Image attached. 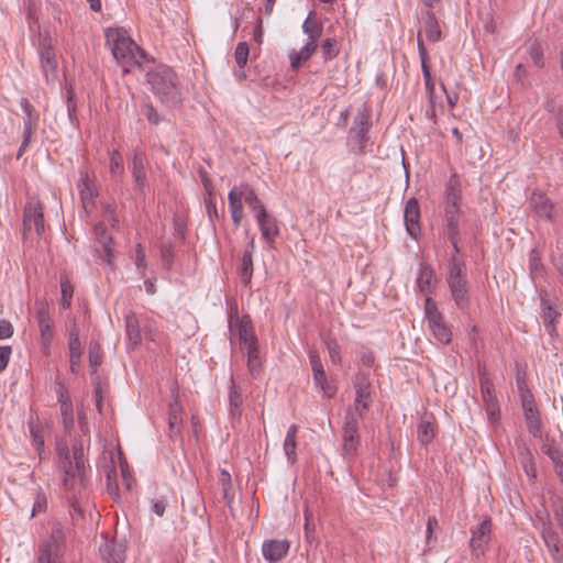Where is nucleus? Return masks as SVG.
I'll return each instance as SVG.
<instances>
[{"label":"nucleus","instance_id":"obj_56","mask_svg":"<svg viewBox=\"0 0 563 563\" xmlns=\"http://www.w3.org/2000/svg\"><path fill=\"white\" fill-rule=\"evenodd\" d=\"M552 511L558 526L563 530V498L558 497L553 501Z\"/></svg>","mask_w":563,"mask_h":563},{"label":"nucleus","instance_id":"obj_64","mask_svg":"<svg viewBox=\"0 0 563 563\" xmlns=\"http://www.w3.org/2000/svg\"><path fill=\"white\" fill-rule=\"evenodd\" d=\"M144 108H145V115L151 123L158 124L162 122L163 118L159 115V113L156 111V109L152 104L145 103Z\"/></svg>","mask_w":563,"mask_h":563},{"label":"nucleus","instance_id":"obj_31","mask_svg":"<svg viewBox=\"0 0 563 563\" xmlns=\"http://www.w3.org/2000/svg\"><path fill=\"white\" fill-rule=\"evenodd\" d=\"M95 233L98 236L99 243L102 245L104 252V260L109 265H112V238L108 234L107 228L103 224H97L95 227Z\"/></svg>","mask_w":563,"mask_h":563},{"label":"nucleus","instance_id":"obj_26","mask_svg":"<svg viewBox=\"0 0 563 563\" xmlns=\"http://www.w3.org/2000/svg\"><path fill=\"white\" fill-rule=\"evenodd\" d=\"M181 423H183V407L179 404L178 399H175L173 402L169 404V409H168V430H169L170 439H174L180 434Z\"/></svg>","mask_w":563,"mask_h":563},{"label":"nucleus","instance_id":"obj_61","mask_svg":"<svg viewBox=\"0 0 563 563\" xmlns=\"http://www.w3.org/2000/svg\"><path fill=\"white\" fill-rule=\"evenodd\" d=\"M421 70L423 75L426 90L429 93V96L432 97L434 93V82L431 76L430 66H422Z\"/></svg>","mask_w":563,"mask_h":563},{"label":"nucleus","instance_id":"obj_23","mask_svg":"<svg viewBox=\"0 0 563 563\" xmlns=\"http://www.w3.org/2000/svg\"><path fill=\"white\" fill-rule=\"evenodd\" d=\"M100 554L108 563H122L125 559V545L115 540L106 541L100 547Z\"/></svg>","mask_w":563,"mask_h":563},{"label":"nucleus","instance_id":"obj_52","mask_svg":"<svg viewBox=\"0 0 563 563\" xmlns=\"http://www.w3.org/2000/svg\"><path fill=\"white\" fill-rule=\"evenodd\" d=\"M60 415L65 431L69 432L74 427V409L73 405L60 407Z\"/></svg>","mask_w":563,"mask_h":563},{"label":"nucleus","instance_id":"obj_45","mask_svg":"<svg viewBox=\"0 0 563 563\" xmlns=\"http://www.w3.org/2000/svg\"><path fill=\"white\" fill-rule=\"evenodd\" d=\"M30 433L33 439V443L36 448L40 459L42 460L44 453V438L41 434V430L37 424L31 419L29 421Z\"/></svg>","mask_w":563,"mask_h":563},{"label":"nucleus","instance_id":"obj_34","mask_svg":"<svg viewBox=\"0 0 563 563\" xmlns=\"http://www.w3.org/2000/svg\"><path fill=\"white\" fill-rule=\"evenodd\" d=\"M424 32L427 38L431 42H438L441 38V29L438 19L430 10L426 12Z\"/></svg>","mask_w":563,"mask_h":563},{"label":"nucleus","instance_id":"obj_46","mask_svg":"<svg viewBox=\"0 0 563 563\" xmlns=\"http://www.w3.org/2000/svg\"><path fill=\"white\" fill-rule=\"evenodd\" d=\"M60 291H62L60 303L64 309H68L71 305L74 288L66 276L60 278Z\"/></svg>","mask_w":563,"mask_h":563},{"label":"nucleus","instance_id":"obj_13","mask_svg":"<svg viewBox=\"0 0 563 563\" xmlns=\"http://www.w3.org/2000/svg\"><path fill=\"white\" fill-rule=\"evenodd\" d=\"M404 220L407 233L415 240L421 235L420 207L416 198L407 200L404 210Z\"/></svg>","mask_w":563,"mask_h":563},{"label":"nucleus","instance_id":"obj_1","mask_svg":"<svg viewBox=\"0 0 563 563\" xmlns=\"http://www.w3.org/2000/svg\"><path fill=\"white\" fill-rule=\"evenodd\" d=\"M63 472L62 486L67 499L71 503L75 511L81 512L78 505V497H81L88 486L86 470V453L82 443L73 444V460L65 461L59 465Z\"/></svg>","mask_w":563,"mask_h":563},{"label":"nucleus","instance_id":"obj_19","mask_svg":"<svg viewBox=\"0 0 563 563\" xmlns=\"http://www.w3.org/2000/svg\"><path fill=\"white\" fill-rule=\"evenodd\" d=\"M41 65L47 82H54L57 77V62L53 47L44 41L40 52Z\"/></svg>","mask_w":563,"mask_h":563},{"label":"nucleus","instance_id":"obj_3","mask_svg":"<svg viewBox=\"0 0 563 563\" xmlns=\"http://www.w3.org/2000/svg\"><path fill=\"white\" fill-rule=\"evenodd\" d=\"M147 82L153 92L163 103L176 106L181 102L178 77L167 66H158L146 74Z\"/></svg>","mask_w":563,"mask_h":563},{"label":"nucleus","instance_id":"obj_60","mask_svg":"<svg viewBox=\"0 0 563 563\" xmlns=\"http://www.w3.org/2000/svg\"><path fill=\"white\" fill-rule=\"evenodd\" d=\"M479 387H481L482 395L495 391L494 383L486 375L485 371L479 373Z\"/></svg>","mask_w":563,"mask_h":563},{"label":"nucleus","instance_id":"obj_44","mask_svg":"<svg viewBox=\"0 0 563 563\" xmlns=\"http://www.w3.org/2000/svg\"><path fill=\"white\" fill-rule=\"evenodd\" d=\"M247 356V366L250 374L253 377H257L261 372V361L258 356V347L243 351Z\"/></svg>","mask_w":563,"mask_h":563},{"label":"nucleus","instance_id":"obj_30","mask_svg":"<svg viewBox=\"0 0 563 563\" xmlns=\"http://www.w3.org/2000/svg\"><path fill=\"white\" fill-rule=\"evenodd\" d=\"M238 329L242 351L258 347L257 339L255 338L253 329L247 320H241L238 324Z\"/></svg>","mask_w":563,"mask_h":563},{"label":"nucleus","instance_id":"obj_28","mask_svg":"<svg viewBox=\"0 0 563 563\" xmlns=\"http://www.w3.org/2000/svg\"><path fill=\"white\" fill-rule=\"evenodd\" d=\"M434 277L435 273L432 266L427 262H421L417 277V285L419 290L428 296L431 292Z\"/></svg>","mask_w":563,"mask_h":563},{"label":"nucleus","instance_id":"obj_53","mask_svg":"<svg viewBox=\"0 0 563 563\" xmlns=\"http://www.w3.org/2000/svg\"><path fill=\"white\" fill-rule=\"evenodd\" d=\"M47 508V498L43 493H38L34 500L31 518L35 517L37 514L45 512Z\"/></svg>","mask_w":563,"mask_h":563},{"label":"nucleus","instance_id":"obj_14","mask_svg":"<svg viewBox=\"0 0 563 563\" xmlns=\"http://www.w3.org/2000/svg\"><path fill=\"white\" fill-rule=\"evenodd\" d=\"M254 217L260 228L262 239L268 245H272L275 239L279 235V227L277 219L273 214H271L266 209L262 210Z\"/></svg>","mask_w":563,"mask_h":563},{"label":"nucleus","instance_id":"obj_41","mask_svg":"<svg viewBox=\"0 0 563 563\" xmlns=\"http://www.w3.org/2000/svg\"><path fill=\"white\" fill-rule=\"evenodd\" d=\"M102 363V351L98 342L89 343V367L91 374H96L98 366Z\"/></svg>","mask_w":563,"mask_h":563},{"label":"nucleus","instance_id":"obj_51","mask_svg":"<svg viewBox=\"0 0 563 563\" xmlns=\"http://www.w3.org/2000/svg\"><path fill=\"white\" fill-rule=\"evenodd\" d=\"M220 482L222 485L223 497L228 505L231 504L232 497L230 496V490L232 488L231 475L225 470H222L220 473Z\"/></svg>","mask_w":563,"mask_h":563},{"label":"nucleus","instance_id":"obj_29","mask_svg":"<svg viewBox=\"0 0 563 563\" xmlns=\"http://www.w3.org/2000/svg\"><path fill=\"white\" fill-rule=\"evenodd\" d=\"M542 319L548 333L551 336L556 335L555 320L560 317L556 311L545 298H541Z\"/></svg>","mask_w":563,"mask_h":563},{"label":"nucleus","instance_id":"obj_7","mask_svg":"<svg viewBox=\"0 0 563 563\" xmlns=\"http://www.w3.org/2000/svg\"><path fill=\"white\" fill-rule=\"evenodd\" d=\"M77 189L84 210L87 213L92 212L96 208V199L99 196V185L93 170L88 167L80 169Z\"/></svg>","mask_w":563,"mask_h":563},{"label":"nucleus","instance_id":"obj_43","mask_svg":"<svg viewBox=\"0 0 563 563\" xmlns=\"http://www.w3.org/2000/svg\"><path fill=\"white\" fill-rule=\"evenodd\" d=\"M312 12L309 13L307 19L305 20L302 24L303 32L308 35L309 41L312 43H317V40L319 38L321 34V30L317 23V21L311 19Z\"/></svg>","mask_w":563,"mask_h":563},{"label":"nucleus","instance_id":"obj_25","mask_svg":"<svg viewBox=\"0 0 563 563\" xmlns=\"http://www.w3.org/2000/svg\"><path fill=\"white\" fill-rule=\"evenodd\" d=\"M68 347H69L70 372L74 374H77L80 368L81 344L79 341V332L76 327H74L70 330Z\"/></svg>","mask_w":563,"mask_h":563},{"label":"nucleus","instance_id":"obj_22","mask_svg":"<svg viewBox=\"0 0 563 563\" xmlns=\"http://www.w3.org/2000/svg\"><path fill=\"white\" fill-rule=\"evenodd\" d=\"M255 250L254 239L251 238L247 250L243 253L239 266V275L243 286L247 287L251 284L253 276V252Z\"/></svg>","mask_w":563,"mask_h":563},{"label":"nucleus","instance_id":"obj_49","mask_svg":"<svg viewBox=\"0 0 563 563\" xmlns=\"http://www.w3.org/2000/svg\"><path fill=\"white\" fill-rule=\"evenodd\" d=\"M37 325L41 331V338H42V342H43L44 346L45 347L49 346L53 335H54L53 321L48 320V321L40 322V323H37Z\"/></svg>","mask_w":563,"mask_h":563},{"label":"nucleus","instance_id":"obj_36","mask_svg":"<svg viewBox=\"0 0 563 563\" xmlns=\"http://www.w3.org/2000/svg\"><path fill=\"white\" fill-rule=\"evenodd\" d=\"M316 48L317 43L307 42L299 52H291L289 55L291 67L295 69L298 68L302 62H306L310 58Z\"/></svg>","mask_w":563,"mask_h":563},{"label":"nucleus","instance_id":"obj_2","mask_svg":"<svg viewBox=\"0 0 563 563\" xmlns=\"http://www.w3.org/2000/svg\"><path fill=\"white\" fill-rule=\"evenodd\" d=\"M107 45L110 47L114 59L130 71L132 67H140L145 53L134 43L126 30L122 27H109L104 32Z\"/></svg>","mask_w":563,"mask_h":563},{"label":"nucleus","instance_id":"obj_27","mask_svg":"<svg viewBox=\"0 0 563 563\" xmlns=\"http://www.w3.org/2000/svg\"><path fill=\"white\" fill-rule=\"evenodd\" d=\"M132 176L135 181V186L140 191H143L146 187V173H145V156L143 153H134L132 161Z\"/></svg>","mask_w":563,"mask_h":563},{"label":"nucleus","instance_id":"obj_35","mask_svg":"<svg viewBox=\"0 0 563 563\" xmlns=\"http://www.w3.org/2000/svg\"><path fill=\"white\" fill-rule=\"evenodd\" d=\"M518 455L520 457V462L525 473L531 477L536 478L537 468L534 466L533 456L529 448L525 444L518 446Z\"/></svg>","mask_w":563,"mask_h":563},{"label":"nucleus","instance_id":"obj_33","mask_svg":"<svg viewBox=\"0 0 563 563\" xmlns=\"http://www.w3.org/2000/svg\"><path fill=\"white\" fill-rule=\"evenodd\" d=\"M242 394L241 390L236 387L233 377H231V387H230V395H229V408H230V415L233 418H240L242 413Z\"/></svg>","mask_w":563,"mask_h":563},{"label":"nucleus","instance_id":"obj_20","mask_svg":"<svg viewBox=\"0 0 563 563\" xmlns=\"http://www.w3.org/2000/svg\"><path fill=\"white\" fill-rule=\"evenodd\" d=\"M309 360L313 372V379L316 385L322 389L327 397H332L335 394V389L332 385L327 383L325 373L323 371V365L321 363L319 354L316 351H310Z\"/></svg>","mask_w":563,"mask_h":563},{"label":"nucleus","instance_id":"obj_17","mask_svg":"<svg viewBox=\"0 0 563 563\" xmlns=\"http://www.w3.org/2000/svg\"><path fill=\"white\" fill-rule=\"evenodd\" d=\"M355 387V398H354V410L358 412L360 416L366 411L372 402V391H371V383L365 377H357Z\"/></svg>","mask_w":563,"mask_h":563},{"label":"nucleus","instance_id":"obj_11","mask_svg":"<svg viewBox=\"0 0 563 563\" xmlns=\"http://www.w3.org/2000/svg\"><path fill=\"white\" fill-rule=\"evenodd\" d=\"M541 538L555 563H563V544L558 531L549 520L540 519Z\"/></svg>","mask_w":563,"mask_h":563},{"label":"nucleus","instance_id":"obj_12","mask_svg":"<svg viewBox=\"0 0 563 563\" xmlns=\"http://www.w3.org/2000/svg\"><path fill=\"white\" fill-rule=\"evenodd\" d=\"M445 279L456 307L462 310L468 309L471 305V296L466 276Z\"/></svg>","mask_w":563,"mask_h":563},{"label":"nucleus","instance_id":"obj_38","mask_svg":"<svg viewBox=\"0 0 563 563\" xmlns=\"http://www.w3.org/2000/svg\"><path fill=\"white\" fill-rule=\"evenodd\" d=\"M516 385L521 402L534 399V396L527 384L526 372L522 368H520L519 364H517Z\"/></svg>","mask_w":563,"mask_h":563},{"label":"nucleus","instance_id":"obj_9","mask_svg":"<svg viewBox=\"0 0 563 563\" xmlns=\"http://www.w3.org/2000/svg\"><path fill=\"white\" fill-rule=\"evenodd\" d=\"M35 230L37 235H42L45 230L43 206L38 200H30L23 210V233Z\"/></svg>","mask_w":563,"mask_h":563},{"label":"nucleus","instance_id":"obj_16","mask_svg":"<svg viewBox=\"0 0 563 563\" xmlns=\"http://www.w3.org/2000/svg\"><path fill=\"white\" fill-rule=\"evenodd\" d=\"M357 121L360 125V129L356 133V137L360 144L358 153L365 154L366 152H372V147L368 148L369 137L367 136V133L372 128V113L371 110L366 108V106H364L363 109L358 111ZM369 146H372V144H369Z\"/></svg>","mask_w":563,"mask_h":563},{"label":"nucleus","instance_id":"obj_32","mask_svg":"<svg viewBox=\"0 0 563 563\" xmlns=\"http://www.w3.org/2000/svg\"><path fill=\"white\" fill-rule=\"evenodd\" d=\"M125 331L129 341L133 345H137L141 343V331H140V323L136 314L132 311H130L125 316Z\"/></svg>","mask_w":563,"mask_h":563},{"label":"nucleus","instance_id":"obj_47","mask_svg":"<svg viewBox=\"0 0 563 563\" xmlns=\"http://www.w3.org/2000/svg\"><path fill=\"white\" fill-rule=\"evenodd\" d=\"M461 202V194L456 186V181L452 178L446 184L445 188V203L460 205Z\"/></svg>","mask_w":563,"mask_h":563},{"label":"nucleus","instance_id":"obj_50","mask_svg":"<svg viewBox=\"0 0 563 563\" xmlns=\"http://www.w3.org/2000/svg\"><path fill=\"white\" fill-rule=\"evenodd\" d=\"M161 260L163 264L170 268L174 262V246L172 243H162L159 247Z\"/></svg>","mask_w":563,"mask_h":563},{"label":"nucleus","instance_id":"obj_48","mask_svg":"<svg viewBox=\"0 0 563 563\" xmlns=\"http://www.w3.org/2000/svg\"><path fill=\"white\" fill-rule=\"evenodd\" d=\"M250 47L246 42H240L234 51L235 63L240 68H243L249 58Z\"/></svg>","mask_w":563,"mask_h":563},{"label":"nucleus","instance_id":"obj_37","mask_svg":"<svg viewBox=\"0 0 563 563\" xmlns=\"http://www.w3.org/2000/svg\"><path fill=\"white\" fill-rule=\"evenodd\" d=\"M482 398H483L489 421L497 422L500 418V409H499V402L495 395V391L488 393V394H483Z\"/></svg>","mask_w":563,"mask_h":563},{"label":"nucleus","instance_id":"obj_63","mask_svg":"<svg viewBox=\"0 0 563 563\" xmlns=\"http://www.w3.org/2000/svg\"><path fill=\"white\" fill-rule=\"evenodd\" d=\"M120 468H121V474H122V478L125 484V487H126V489L130 490L133 486L134 479L131 476V473H130V470H129V466H128V463L125 460L120 461Z\"/></svg>","mask_w":563,"mask_h":563},{"label":"nucleus","instance_id":"obj_24","mask_svg":"<svg viewBox=\"0 0 563 563\" xmlns=\"http://www.w3.org/2000/svg\"><path fill=\"white\" fill-rule=\"evenodd\" d=\"M530 206L537 216L548 220L552 218L553 203L545 194L534 190L530 197Z\"/></svg>","mask_w":563,"mask_h":563},{"label":"nucleus","instance_id":"obj_39","mask_svg":"<svg viewBox=\"0 0 563 563\" xmlns=\"http://www.w3.org/2000/svg\"><path fill=\"white\" fill-rule=\"evenodd\" d=\"M541 450L552 461V463L563 460V451L553 438L547 437L541 445Z\"/></svg>","mask_w":563,"mask_h":563},{"label":"nucleus","instance_id":"obj_59","mask_svg":"<svg viewBox=\"0 0 563 563\" xmlns=\"http://www.w3.org/2000/svg\"><path fill=\"white\" fill-rule=\"evenodd\" d=\"M445 221L448 239L453 240L454 236H460L459 218H445Z\"/></svg>","mask_w":563,"mask_h":563},{"label":"nucleus","instance_id":"obj_55","mask_svg":"<svg viewBox=\"0 0 563 563\" xmlns=\"http://www.w3.org/2000/svg\"><path fill=\"white\" fill-rule=\"evenodd\" d=\"M296 438L286 437L284 441V451L285 454L290 462H295L296 460Z\"/></svg>","mask_w":563,"mask_h":563},{"label":"nucleus","instance_id":"obj_57","mask_svg":"<svg viewBox=\"0 0 563 563\" xmlns=\"http://www.w3.org/2000/svg\"><path fill=\"white\" fill-rule=\"evenodd\" d=\"M57 400L60 407L73 405L69 393L63 383H58L56 387Z\"/></svg>","mask_w":563,"mask_h":563},{"label":"nucleus","instance_id":"obj_42","mask_svg":"<svg viewBox=\"0 0 563 563\" xmlns=\"http://www.w3.org/2000/svg\"><path fill=\"white\" fill-rule=\"evenodd\" d=\"M465 262L463 258L452 255L449 263L446 278L464 277Z\"/></svg>","mask_w":563,"mask_h":563},{"label":"nucleus","instance_id":"obj_5","mask_svg":"<svg viewBox=\"0 0 563 563\" xmlns=\"http://www.w3.org/2000/svg\"><path fill=\"white\" fill-rule=\"evenodd\" d=\"M66 542V529L55 522L51 536L38 545L36 563H62L63 550Z\"/></svg>","mask_w":563,"mask_h":563},{"label":"nucleus","instance_id":"obj_40","mask_svg":"<svg viewBox=\"0 0 563 563\" xmlns=\"http://www.w3.org/2000/svg\"><path fill=\"white\" fill-rule=\"evenodd\" d=\"M109 170L113 178H119L124 173L123 157L118 150L110 153Z\"/></svg>","mask_w":563,"mask_h":563},{"label":"nucleus","instance_id":"obj_58","mask_svg":"<svg viewBox=\"0 0 563 563\" xmlns=\"http://www.w3.org/2000/svg\"><path fill=\"white\" fill-rule=\"evenodd\" d=\"M56 452L58 455L59 465L64 464L66 459L73 460V450L68 449V445L65 442H58L56 445Z\"/></svg>","mask_w":563,"mask_h":563},{"label":"nucleus","instance_id":"obj_21","mask_svg":"<svg viewBox=\"0 0 563 563\" xmlns=\"http://www.w3.org/2000/svg\"><path fill=\"white\" fill-rule=\"evenodd\" d=\"M289 551V542L287 540H266L262 545L263 556L269 562L282 560Z\"/></svg>","mask_w":563,"mask_h":563},{"label":"nucleus","instance_id":"obj_62","mask_svg":"<svg viewBox=\"0 0 563 563\" xmlns=\"http://www.w3.org/2000/svg\"><path fill=\"white\" fill-rule=\"evenodd\" d=\"M529 54L536 66H543V54L540 46L537 43L530 46Z\"/></svg>","mask_w":563,"mask_h":563},{"label":"nucleus","instance_id":"obj_4","mask_svg":"<svg viewBox=\"0 0 563 563\" xmlns=\"http://www.w3.org/2000/svg\"><path fill=\"white\" fill-rule=\"evenodd\" d=\"M229 210L235 228L243 219V201L254 212V216L266 209L255 190L249 184L234 186L228 195Z\"/></svg>","mask_w":563,"mask_h":563},{"label":"nucleus","instance_id":"obj_18","mask_svg":"<svg viewBox=\"0 0 563 563\" xmlns=\"http://www.w3.org/2000/svg\"><path fill=\"white\" fill-rule=\"evenodd\" d=\"M521 407L523 410V416L527 422L528 431L534 438L542 437V423L540 418V412L538 410L537 404L534 399L527 400L521 402Z\"/></svg>","mask_w":563,"mask_h":563},{"label":"nucleus","instance_id":"obj_54","mask_svg":"<svg viewBox=\"0 0 563 563\" xmlns=\"http://www.w3.org/2000/svg\"><path fill=\"white\" fill-rule=\"evenodd\" d=\"M168 506V499L164 496L155 497L152 499L151 511L162 517Z\"/></svg>","mask_w":563,"mask_h":563},{"label":"nucleus","instance_id":"obj_15","mask_svg":"<svg viewBox=\"0 0 563 563\" xmlns=\"http://www.w3.org/2000/svg\"><path fill=\"white\" fill-rule=\"evenodd\" d=\"M437 419L432 412L424 411L418 420L417 439L423 446L430 444L437 435Z\"/></svg>","mask_w":563,"mask_h":563},{"label":"nucleus","instance_id":"obj_6","mask_svg":"<svg viewBox=\"0 0 563 563\" xmlns=\"http://www.w3.org/2000/svg\"><path fill=\"white\" fill-rule=\"evenodd\" d=\"M424 314L433 336L440 343L449 344L452 341V331L430 296H427L424 300Z\"/></svg>","mask_w":563,"mask_h":563},{"label":"nucleus","instance_id":"obj_8","mask_svg":"<svg viewBox=\"0 0 563 563\" xmlns=\"http://www.w3.org/2000/svg\"><path fill=\"white\" fill-rule=\"evenodd\" d=\"M20 106L24 113V118H23V141L19 148L18 157H20L22 155V153L25 151V148L31 143L32 136L36 132L37 122H38V118H40L38 112L35 110L34 106L29 101V99L21 98Z\"/></svg>","mask_w":563,"mask_h":563},{"label":"nucleus","instance_id":"obj_10","mask_svg":"<svg viewBox=\"0 0 563 563\" xmlns=\"http://www.w3.org/2000/svg\"><path fill=\"white\" fill-rule=\"evenodd\" d=\"M492 527L490 517H485L474 529H471L470 549L473 558L478 559L484 554L485 547L490 540Z\"/></svg>","mask_w":563,"mask_h":563}]
</instances>
